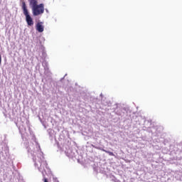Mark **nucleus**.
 Masks as SVG:
<instances>
[{
    "instance_id": "1",
    "label": "nucleus",
    "mask_w": 182,
    "mask_h": 182,
    "mask_svg": "<svg viewBox=\"0 0 182 182\" xmlns=\"http://www.w3.org/2000/svg\"><path fill=\"white\" fill-rule=\"evenodd\" d=\"M21 9L23 10V14L26 16V22H27V25L28 26H33V18L29 14V11L28 10V7L26 6V3L25 1L22 2Z\"/></svg>"
},
{
    "instance_id": "4",
    "label": "nucleus",
    "mask_w": 182,
    "mask_h": 182,
    "mask_svg": "<svg viewBox=\"0 0 182 182\" xmlns=\"http://www.w3.org/2000/svg\"><path fill=\"white\" fill-rule=\"evenodd\" d=\"M29 5L31 6V9L38 5V0H28Z\"/></svg>"
},
{
    "instance_id": "5",
    "label": "nucleus",
    "mask_w": 182,
    "mask_h": 182,
    "mask_svg": "<svg viewBox=\"0 0 182 182\" xmlns=\"http://www.w3.org/2000/svg\"><path fill=\"white\" fill-rule=\"evenodd\" d=\"M104 151H105V153H107V154H109V156H114V154H113V152H112V151H106V150H104Z\"/></svg>"
},
{
    "instance_id": "2",
    "label": "nucleus",
    "mask_w": 182,
    "mask_h": 182,
    "mask_svg": "<svg viewBox=\"0 0 182 182\" xmlns=\"http://www.w3.org/2000/svg\"><path fill=\"white\" fill-rule=\"evenodd\" d=\"M31 9L33 16H39V15H42L45 12V5L43 4H37Z\"/></svg>"
},
{
    "instance_id": "3",
    "label": "nucleus",
    "mask_w": 182,
    "mask_h": 182,
    "mask_svg": "<svg viewBox=\"0 0 182 182\" xmlns=\"http://www.w3.org/2000/svg\"><path fill=\"white\" fill-rule=\"evenodd\" d=\"M36 31H38V32H43L44 28L43 26H42V22L38 23L36 26Z\"/></svg>"
},
{
    "instance_id": "6",
    "label": "nucleus",
    "mask_w": 182,
    "mask_h": 182,
    "mask_svg": "<svg viewBox=\"0 0 182 182\" xmlns=\"http://www.w3.org/2000/svg\"><path fill=\"white\" fill-rule=\"evenodd\" d=\"M43 181H44V182H48V178H43Z\"/></svg>"
}]
</instances>
